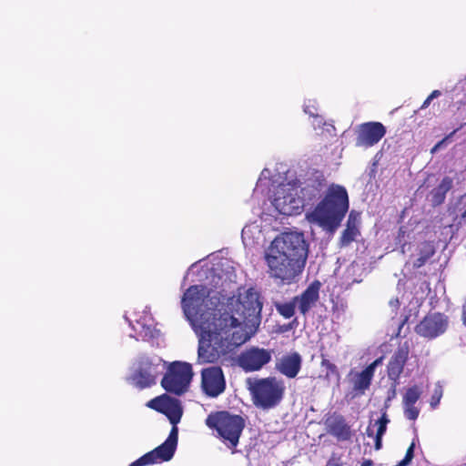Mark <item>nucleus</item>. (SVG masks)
<instances>
[{
  "mask_svg": "<svg viewBox=\"0 0 466 466\" xmlns=\"http://www.w3.org/2000/svg\"><path fill=\"white\" fill-rule=\"evenodd\" d=\"M448 319L442 313L435 312L426 315L415 327V332L424 338L432 339L445 332Z\"/></svg>",
  "mask_w": 466,
  "mask_h": 466,
  "instance_id": "nucleus-12",
  "label": "nucleus"
},
{
  "mask_svg": "<svg viewBox=\"0 0 466 466\" xmlns=\"http://www.w3.org/2000/svg\"><path fill=\"white\" fill-rule=\"evenodd\" d=\"M360 224V213L356 210H351L349 214L346 227L351 228H359Z\"/></svg>",
  "mask_w": 466,
  "mask_h": 466,
  "instance_id": "nucleus-27",
  "label": "nucleus"
},
{
  "mask_svg": "<svg viewBox=\"0 0 466 466\" xmlns=\"http://www.w3.org/2000/svg\"><path fill=\"white\" fill-rule=\"evenodd\" d=\"M147 406L166 415L172 425H177L183 415L180 401L166 393L150 400Z\"/></svg>",
  "mask_w": 466,
  "mask_h": 466,
  "instance_id": "nucleus-11",
  "label": "nucleus"
},
{
  "mask_svg": "<svg viewBox=\"0 0 466 466\" xmlns=\"http://www.w3.org/2000/svg\"><path fill=\"white\" fill-rule=\"evenodd\" d=\"M373 376L374 375L366 369L358 373L353 383L354 390L364 393V391L370 388Z\"/></svg>",
  "mask_w": 466,
  "mask_h": 466,
  "instance_id": "nucleus-24",
  "label": "nucleus"
},
{
  "mask_svg": "<svg viewBox=\"0 0 466 466\" xmlns=\"http://www.w3.org/2000/svg\"><path fill=\"white\" fill-rule=\"evenodd\" d=\"M398 384H399L398 380H396V382L392 381L390 392L387 398L388 401L391 400L392 399H394L396 397V388H397Z\"/></svg>",
  "mask_w": 466,
  "mask_h": 466,
  "instance_id": "nucleus-34",
  "label": "nucleus"
},
{
  "mask_svg": "<svg viewBox=\"0 0 466 466\" xmlns=\"http://www.w3.org/2000/svg\"><path fill=\"white\" fill-rule=\"evenodd\" d=\"M409 346L405 343L404 345L400 346L391 356L387 365L388 378L391 381H399L400 377L403 372L404 366L409 359Z\"/></svg>",
  "mask_w": 466,
  "mask_h": 466,
  "instance_id": "nucleus-17",
  "label": "nucleus"
},
{
  "mask_svg": "<svg viewBox=\"0 0 466 466\" xmlns=\"http://www.w3.org/2000/svg\"><path fill=\"white\" fill-rule=\"evenodd\" d=\"M432 99H430V96H428L424 102L422 103L421 105V108H426L430 106L431 102Z\"/></svg>",
  "mask_w": 466,
  "mask_h": 466,
  "instance_id": "nucleus-39",
  "label": "nucleus"
},
{
  "mask_svg": "<svg viewBox=\"0 0 466 466\" xmlns=\"http://www.w3.org/2000/svg\"><path fill=\"white\" fill-rule=\"evenodd\" d=\"M366 434L368 437H370V438H374L375 439V434H374V431L373 429L371 428V426H368L367 430H366Z\"/></svg>",
  "mask_w": 466,
  "mask_h": 466,
  "instance_id": "nucleus-36",
  "label": "nucleus"
},
{
  "mask_svg": "<svg viewBox=\"0 0 466 466\" xmlns=\"http://www.w3.org/2000/svg\"><path fill=\"white\" fill-rule=\"evenodd\" d=\"M452 186V178L450 177H444L441 183L430 193L431 205L433 207H438L443 204L446 199V195L451 189Z\"/></svg>",
  "mask_w": 466,
  "mask_h": 466,
  "instance_id": "nucleus-21",
  "label": "nucleus"
},
{
  "mask_svg": "<svg viewBox=\"0 0 466 466\" xmlns=\"http://www.w3.org/2000/svg\"><path fill=\"white\" fill-rule=\"evenodd\" d=\"M360 235V228H351L346 227L342 231L339 243L340 247H348L353 241L356 240L357 237Z\"/></svg>",
  "mask_w": 466,
  "mask_h": 466,
  "instance_id": "nucleus-25",
  "label": "nucleus"
},
{
  "mask_svg": "<svg viewBox=\"0 0 466 466\" xmlns=\"http://www.w3.org/2000/svg\"><path fill=\"white\" fill-rule=\"evenodd\" d=\"M400 233H401L402 235L404 234V231H402V229H401V228L400 229Z\"/></svg>",
  "mask_w": 466,
  "mask_h": 466,
  "instance_id": "nucleus-41",
  "label": "nucleus"
},
{
  "mask_svg": "<svg viewBox=\"0 0 466 466\" xmlns=\"http://www.w3.org/2000/svg\"><path fill=\"white\" fill-rule=\"evenodd\" d=\"M382 360L383 357H380L369 364L365 369L374 375L376 368L382 363Z\"/></svg>",
  "mask_w": 466,
  "mask_h": 466,
  "instance_id": "nucleus-33",
  "label": "nucleus"
},
{
  "mask_svg": "<svg viewBox=\"0 0 466 466\" xmlns=\"http://www.w3.org/2000/svg\"><path fill=\"white\" fill-rule=\"evenodd\" d=\"M434 254V246L429 241L422 242L419 248V257L412 263L413 268H420L423 267Z\"/></svg>",
  "mask_w": 466,
  "mask_h": 466,
  "instance_id": "nucleus-22",
  "label": "nucleus"
},
{
  "mask_svg": "<svg viewBox=\"0 0 466 466\" xmlns=\"http://www.w3.org/2000/svg\"><path fill=\"white\" fill-rule=\"evenodd\" d=\"M447 137L443 138L442 140L439 141L432 148L431 153H435L439 148L442 147V145L446 142Z\"/></svg>",
  "mask_w": 466,
  "mask_h": 466,
  "instance_id": "nucleus-35",
  "label": "nucleus"
},
{
  "mask_svg": "<svg viewBox=\"0 0 466 466\" xmlns=\"http://www.w3.org/2000/svg\"><path fill=\"white\" fill-rule=\"evenodd\" d=\"M272 360V350L258 346L247 348L238 356V365L246 372L260 370Z\"/></svg>",
  "mask_w": 466,
  "mask_h": 466,
  "instance_id": "nucleus-9",
  "label": "nucleus"
},
{
  "mask_svg": "<svg viewBox=\"0 0 466 466\" xmlns=\"http://www.w3.org/2000/svg\"><path fill=\"white\" fill-rule=\"evenodd\" d=\"M390 422L386 410H384L380 416V418L375 421V426H377V431L375 434V450L379 451L382 447V437L387 431V425Z\"/></svg>",
  "mask_w": 466,
  "mask_h": 466,
  "instance_id": "nucleus-23",
  "label": "nucleus"
},
{
  "mask_svg": "<svg viewBox=\"0 0 466 466\" xmlns=\"http://www.w3.org/2000/svg\"><path fill=\"white\" fill-rule=\"evenodd\" d=\"M175 451L176 449L174 447L164 441L161 445L147 452L128 466H147L168 461L173 458Z\"/></svg>",
  "mask_w": 466,
  "mask_h": 466,
  "instance_id": "nucleus-15",
  "label": "nucleus"
},
{
  "mask_svg": "<svg viewBox=\"0 0 466 466\" xmlns=\"http://www.w3.org/2000/svg\"><path fill=\"white\" fill-rule=\"evenodd\" d=\"M297 303L295 302L294 298L292 300L284 303H277L276 309L278 312L284 317L285 319H290L295 314Z\"/></svg>",
  "mask_w": 466,
  "mask_h": 466,
  "instance_id": "nucleus-26",
  "label": "nucleus"
},
{
  "mask_svg": "<svg viewBox=\"0 0 466 466\" xmlns=\"http://www.w3.org/2000/svg\"><path fill=\"white\" fill-rule=\"evenodd\" d=\"M321 356V367L325 368L328 370L327 376H329V374L339 376V370L337 366L330 362L328 359L324 358L323 355Z\"/></svg>",
  "mask_w": 466,
  "mask_h": 466,
  "instance_id": "nucleus-29",
  "label": "nucleus"
},
{
  "mask_svg": "<svg viewBox=\"0 0 466 466\" xmlns=\"http://www.w3.org/2000/svg\"><path fill=\"white\" fill-rule=\"evenodd\" d=\"M462 323L466 326V303L462 307V316H461Z\"/></svg>",
  "mask_w": 466,
  "mask_h": 466,
  "instance_id": "nucleus-37",
  "label": "nucleus"
},
{
  "mask_svg": "<svg viewBox=\"0 0 466 466\" xmlns=\"http://www.w3.org/2000/svg\"><path fill=\"white\" fill-rule=\"evenodd\" d=\"M193 375L190 363L178 360L170 362L161 380V386L166 391L181 396L187 391Z\"/></svg>",
  "mask_w": 466,
  "mask_h": 466,
  "instance_id": "nucleus-6",
  "label": "nucleus"
},
{
  "mask_svg": "<svg viewBox=\"0 0 466 466\" xmlns=\"http://www.w3.org/2000/svg\"><path fill=\"white\" fill-rule=\"evenodd\" d=\"M386 135V127L380 122H366L358 127L356 146L371 147Z\"/></svg>",
  "mask_w": 466,
  "mask_h": 466,
  "instance_id": "nucleus-13",
  "label": "nucleus"
},
{
  "mask_svg": "<svg viewBox=\"0 0 466 466\" xmlns=\"http://www.w3.org/2000/svg\"><path fill=\"white\" fill-rule=\"evenodd\" d=\"M248 390L253 404L262 410H270L282 401L286 387L281 379L274 376L255 379L249 381Z\"/></svg>",
  "mask_w": 466,
  "mask_h": 466,
  "instance_id": "nucleus-5",
  "label": "nucleus"
},
{
  "mask_svg": "<svg viewBox=\"0 0 466 466\" xmlns=\"http://www.w3.org/2000/svg\"><path fill=\"white\" fill-rule=\"evenodd\" d=\"M307 258L303 234L283 233L274 238L265 253L268 274L280 284H290L302 273Z\"/></svg>",
  "mask_w": 466,
  "mask_h": 466,
  "instance_id": "nucleus-2",
  "label": "nucleus"
},
{
  "mask_svg": "<svg viewBox=\"0 0 466 466\" xmlns=\"http://www.w3.org/2000/svg\"><path fill=\"white\" fill-rule=\"evenodd\" d=\"M209 291L203 285H192L184 293L181 306L198 338V361L201 364L217 363L248 341L251 334L248 324L258 321L262 304L252 289L238 298H230V311L219 313L203 310L202 306Z\"/></svg>",
  "mask_w": 466,
  "mask_h": 466,
  "instance_id": "nucleus-1",
  "label": "nucleus"
},
{
  "mask_svg": "<svg viewBox=\"0 0 466 466\" xmlns=\"http://www.w3.org/2000/svg\"><path fill=\"white\" fill-rule=\"evenodd\" d=\"M325 186L326 180L321 173L309 177L306 180L304 187L299 190V198L302 202V208L304 206L313 204L317 199H319L322 196Z\"/></svg>",
  "mask_w": 466,
  "mask_h": 466,
  "instance_id": "nucleus-14",
  "label": "nucleus"
},
{
  "mask_svg": "<svg viewBox=\"0 0 466 466\" xmlns=\"http://www.w3.org/2000/svg\"><path fill=\"white\" fill-rule=\"evenodd\" d=\"M201 389L210 398H217L225 391L226 380L220 367L212 366L201 370Z\"/></svg>",
  "mask_w": 466,
  "mask_h": 466,
  "instance_id": "nucleus-10",
  "label": "nucleus"
},
{
  "mask_svg": "<svg viewBox=\"0 0 466 466\" xmlns=\"http://www.w3.org/2000/svg\"><path fill=\"white\" fill-rule=\"evenodd\" d=\"M421 396V390L419 386L413 385L408 388L403 395L402 403L404 416L410 420H416L420 414V409L415 406Z\"/></svg>",
  "mask_w": 466,
  "mask_h": 466,
  "instance_id": "nucleus-20",
  "label": "nucleus"
},
{
  "mask_svg": "<svg viewBox=\"0 0 466 466\" xmlns=\"http://www.w3.org/2000/svg\"><path fill=\"white\" fill-rule=\"evenodd\" d=\"M299 183L297 180L279 184L275 192L272 205L279 213L285 216L299 214L302 202L299 195Z\"/></svg>",
  "mask_w": 466,
  "mask_h": 466,
  "instance_id": "nucleus-7",
  "label": "nucleus"
},
{
  "mask_svg": "<svg viewBox=\"0 0 466 466\" xmlns=\"http://www.w3.org/2000/svg\"><path fill=\"white\" fill-rule=\"evenodd\" d=\"M372 465H373V461L371 460L368 459V460H364L361 462L360 466H372Z\"/></svg>",
  "mask_w": 466,
  "mask_h": 466,
  "instance_id": "nucleus-40",
  "label": "nucleus"
},
{
  "mask_svg": "<svg viewBox=\"0 0 466 466\" xmlns=\"http://www.w3.org/2000/svg\"><path fill=\"white\" fill-rule=\"evenodd\" d=\"M302 367V357L297 352L287 353L276 362L275 369L288 379H295Z\"/></svg>",
  "mask_w": 466,
  "mask_h": 466,
  "instance_id": "nucleus-16",
  "label": "nucleus"
},
{
  "mask_svg": "<svg viewBox=\"0 0 466 466\" xmlns=\"http://www.w3.org/2000/svg\"><path fill=\"white\" fill-rule=\"evenodd\" d=\"M414 449H415V443L411 442L409 448L406 451V454L404 458L398 462L396 466H408L412 459L414 458Z\"/></svg>",
  "mask_w": 466,
  "mask_h": 466,
  "instance_id": "nucleus-28",
  "label": "nucleus"
},
{
  "mask_svg": "<svg viewBox=\"0 0 466 466\" xmlns=\"http://www.w3.org/2000/svg\"><path fill=\"white\" fill-rule=\"evenodd\" d=\"M178 440V430L177 425H173L167 439L165 441L167 443L177 449Z\"/></svg>",
  "mask_w": 466,
  "mask_h": 466,
  "instance_id": "nucleus-30",
  "label": "nucleus"
},
{
  "mask_svg": "<svg viewBox=\"0 0 466 466\" xmlns=\"http://www.w3.org/2000/svg\"><path fill=\"white\" fill-rule=\"evenodd\" d=\"M457 209L461 213V218L466 219V193L461 196L457 203Z\"/></svg>",
  "mask_w": 466,
  "mask_h": 466,
  "instance_id": "nucleus-32",
  "label": "nucleus"
},
{
  "mask_svg": "<svg viewBox=\"0 0 466 466\" xmlns=\"http://www.w3.org/2000/svg\"><path fill=\"white\" fill-rule=\"evenodd\" d=\"M350 208L347 189L340 185L331 184L315 208L306 214L309 222L324 230L334 233L340 226Z\"/></svg>",
  "mask_w": 466,
  "mask_h": 466,
  "instance_id": "nucleus-3",
  "label": "nucleus"
},
{
  "mask_svg": "<svg viewBox=\"0 0 466 466\" xmlns=\"http://www.w3.org/2000/svg\"><path fill=\"white\" fill-rule=\"evenodd\" d=\"M205 423L227 448L233 453L236 451L246 426V420L241 415L228 410L212 411L206 418Z\"/></svg>",
  "mask_w": 466,
  "mask_h": 466,
  "instance_id": "nucleus-4",
  "label": "nucleus"
},
{
  "mask_svg": "<svg viewBox=\"0 0 466 466\" xmlns=\"http://www.w3.org/2000/svg\"><path fill=\"white\" fill-rule=\"evenodd\" d=\"M165 365L166 361L160 358L141 359L137 370L132 373L129 380L139 390L150 388L157 383V379L162 374Z\"/></svg>",
  "mask_w": 466,
  "mask_h": 466,
  "instance_id": "nucleus-8",
  "label": "nucleus"
},
{
  "mask_svg": "<svg viewBox=\"0 0 466 466\" xmlns=\"http://www.w3.org/2000/svg\"><path fill=\"white\" fill-rule=\"evenodd\" d=\"M439 96H441V91L433 90L429 96H430V99H433L435 97H438Z\"/></svg>",
  "mask_w": 466,
  "mask_h": 466,
  "instance_id": "nucleus-38",
  "label": "nucleus"
},
{
  "mask_svg": "<svg viewBox=\"0 0 466 466\" xmlns=\"http://www.w3.org/2000/svg\"><path fill=\"white\" fill-rule=\"evenodd\" d=\"M325 423L328 433L338 441H347L351 439V428L341 414L334 413L326 420Z\"/></svg>",
  "mask_w": 466,
  "mask_h": 466,
  "instance_id": "nucleus-18",
  "label": "nucleus"
},
{
  "mask_svg": "<svg viewBox=\"0 0 466 466\" xmlns=\"http://www.w3.org/2000/svg\"><path fill=\"white\" fill-rule=\"evenodd\" d=\"M320 286V282L315 280L309 285L300 296L294 297L299 310L302 315H306L319 300Z\"/></svg>",
  "mask_w": 466,
  "mask_h": 466,
  "instance_id": "nucleus-19",
  "label": "nucleus"
},
{
  "mask_svg": "<svg viewBox=\"0 0 466 466\" xmlns=\"http://www.w3.org/2000/svg\"><path fill=\"white\" fill-rule=\"evenodd\" d=\"M441 397H442V389H441V387H438L434 390V392L431 398L430 404L432 409H435L439 405Z\"/></svg>",
  "mask_w": 466,
  "mask_h": 466,
  "instance_id": "nucleus-31",
  "label": "nucleus"
}]
</instances>
